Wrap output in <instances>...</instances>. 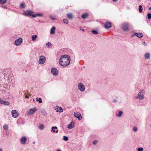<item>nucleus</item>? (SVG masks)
<instances>
[{
    "instance_id": "obj_1",
    "label": "nucleus",
    "mask_w": 151,
    "mask_h": 151,
    "mask_svg": "<svg viewBox=\"0 0 151 151\" xmlns=\"http://www.w3.org/2000/svg\"><path fill=\"white\" fill-rule=\"evenodd\" d=\"M70 60V57L67 55H61L59 61L60 65L63 66H66L68 65Z\"/></svg>"
},
{
    "instance_id": "obj_2",
    "label": "nucleus",
    "mask_w": 151,
    "mask_h": 151,
    "mask_svg": "<svg viewBox=\"0 0 151 151\" xmlns=\"http://www.w3.org/2000/svg\"><path fill=\"white\" fill-rule=\"evenodd\" d=\"M46 60L45 57L43 55H41L39 57V60L38 61V63L39 64H44Z\"/></svg>"
},
{
    "instance_id": "obj_3",
    "label": "nucleus",
    "mask_w": 151,
    "mask_h": 151,
    "mask_svg": "<svg viewBox=\"0 0 151 151\" xmlns=\"http://www.w3.org/2000/svg\"><path fill=\"white\" fill-rule=\"evenodd\" d=\"M78 88L81 91H83L85 90V87L84 85L81 83H78Z\"/></svg>"
},
{
    "instance_id": "obj_4",
    "label": "nucleus",
    "mask_w": 151,
    "mask_h": 151,
    "mask_svg": "<svg viewBox=\"0 0 151 151\" xmlns=\"http://www.w3.org/2000/svg\"><path fill=\"white\" fill-rule=\"evenodd\" d=\"M22 42V38L19 37L18 39L14 41L15 44L17 46L20 45Z\"/></svg>"
},
{
    "instance_id": "obj_5",
    "label": "nucleus",
    "mask_w": 151,
    "mask_h": 151,
    "mask_svg": "<svg viewBox=\"0 0 151 151\" xmlns=\"http://www.w3.org/2000/svg\"><path fill=\"white\" fill-rule=\"evenodd\" d=\"M12 117L14 118L17 117L19 115L18 112L16 110H12Z\"/></svg>"
},
{
    "instance_id": "obj_6",
    "label": "nucleus",
    "mask_w": 151,
    "mask_h": 151,
    "mask_svg": "<svg viewBox=\"0 0 151 151\" xmlns=\"http://www.w3.org/2000/svg\"><path fill=\"white\" fill-rule=\"evenodd\" d=\"M129 24L127 23H124L122 25V29L126 31L128 30Z\"/></svg>"
},
{
    "instance_id": "obj_7",
    "label": "nucleus",
    "mask_w": 151,
    "mask_h": 151,
    "mask_svg": "<svg viewBox=\"0 0 151 151\" xmlns=\"http://www.w3.org/2000/svg\"><path fill=\"white\" fill-rule=\"evenodd\" d=\"M74 115L75 117L78 118L79 120H81L82 119L81 114L78 112H75Z\"/></svg>"
},
{
    "instance_id": "obj_8",
    "label": "nucleus",
    "mask_w": 151,
    "mask_h": 151,
    "mask_svg": "<svg viewBox=\"0 0 151 151\" xmlns=\"http://www.w3.org/2000/svg\"><path fill=\"white\" fill-rule=\"evenodd\" d=\"M36 110V109L35 107L31 109L27 113V115H29L33 114L35 111Z\"/></svg>"
},
{
    "instance_id": "obj_9",
    "label": "nucleus",
    "mask_w": 151,
    "mask_h": 151,
    "mask_svg": "<svg viewBox=\"0 0 151 151\" xmlns=\"http://www.w3.org/2000/svg\"><path fill=\"white\" fill-rule=\"evenodd\" d=\"M51 72L54 76L57 75L58 74V70L55 68H52L51 70Z\"/></svg>"
},
{
    "instance_id": "obj_10",
    "label": "nucleus",
    "mask_w": 151,
    "mask_h": 151,
    "mask_svg": "<svg viewBox=\"0 0 151 151\" xmlns=\"http://www.w3.org/2000/svg\"><path fill=\"white\" fill-rule=\"evenodd\" d=\"M27 140V138L26 137L24 136L22 137L20 139V142L21 144L23 145L25 144Z\"/></svg>"
},
{
    "instance_id": "obj_11",
    "label": "nucleus",
    "mask_w": 151,
    "mask_h": 151,
    "mask_svg": "<svg viewBox=\"0 0 151 151\" xmlns=\"http://www.w3.org/2000/svg\"><path fill=\"white\" fill-rule=\"evenodd\" d=\"M105 28L106 29L110 28L111 27V23L110 22H106L104 24Z\"/></svg>"
},
{
    "instance_id": "obj_12",
    "label": "nucleus",
    "mask_w": 151,
    "mask_h": 151,
    "mask_svg": "<svg viewBox=\"0 0 151 151\" xmlns=\"http://www.w3.org/2000/svg\"><path fill=\"white\" fill-rule=\"evenodd\" d=\"M51 131V132H53L54 133H57L58 131V130L57 127H52Z\"/></svg>"
},
{
    "instance_id": "obj_13",
    "label": "nucleus",
    "mask_w": 151,
    "mask_h": 151,
    "mask_svg": "<svg viewBox=\"0 0 151 151\" xmlns=\"http://www.w3.org/2000/svg\"><path fill=\"white\" fill-rule=\"evenodd\" d=\"M55 109L56 110V111L58 112H62L63 111V110L62 108V107L60 106L59 107L57 106L55 107Z\"/></svg>"
},
{
    "instance_id": "obj_14",
    "label": "nucleus",
    "mask_w": 151,
    "mask_h": 151,
    "mask_svg": "<svg viewBox=\"0 0 151 151\" xmlns=\"http://www.w3.org/2000/svg\"><path fill=\"white\" fill-rule=\"evenodd\" d=\"M134 35L136 36L137 37L139 38H142V33H135L134 34L132 35H131V37H133Z\"/></svg>"
},
{
    "instance_id": "obj_15",
    "label": "nucleus",
    "mask_w": 151,
    "mask_h": 151,
    "mask_svg": "<svg viewBox=\"0 0 151 151\" xmlns=\"http://www.w3.org/2000/svg\"><path fill=\"white\" fill-rule=\"evenodd\" d=\"M74 123L73 122H72L68 125V128L70 129H72L74 127Z\"/></svg>"
},
{
    "instance_id": "obj_16",
    "label": "nucleus",
    "mask_w": 151,
    "mask_h": 151,
    "mask_svg": "<svg viewBox=\"0 0 151 151\" xmlns=\"http://www.w3.org/2000/svg\"><path fill=\"white\" fill-rule=\"evenodd\" d=\"M31 13H33V12L31 11L27 10L26 12H24V14L25 15L28 16H31L32 15Z\"/></svg>"
},
{
    "instance_id": "obj_17",
    "label": "nucleus",
    "mask_w": 151,
    "mask_h": 151,
    "mask_svg": "<svg viewBox=\"0 0 151 151\" xmlns=\"http://www.w3.org/2000/svg\"><path fill=\"white\" fill-rule=\"evenodd\" d=\"M136 98V99H139V100L142 99V92H139Z\"/></svg>"
},
{
    "instance_id": "obj_18",
    "label": "nucleus",
    "mask_w": 151,
    "mask_h": 151,
    "mask_svg": "<svg viewBox=\"0 0 151 151\" xmlns=\"http://www.w3.org/2000/svg\"><path fill=\"white\" fill-rule=\"evenodd\" d=\"M67 17L69 19H71L73 18V14L71 13H69L67 14Z\"/></svg>"
},
{
    "instance_id": "obj_19",
    "label": "nucleus",
    "mask_w": 151,
    "mask_h": 151,
    "mask_svg": "<svg viewBox=\"0 0 151 151\" xmlns=\"http://www.w3.org/2000/svg\"><path fill=\"white\" fill-rule=\"evenodd\" d=\"M55 27H53L51 28L50 30V33L52 34H54L55 33Z\"/></svg>"
},
{
    "instance_id": "obj_20",
    "label": "nucleus",
    "mask_w": 151,
    "mask_h": 151,
    "mask_svg": "<svg viewBox=\"0 0 151 151\" xmlns=\"http://www.w3.org/2000/svg\"><path fill=\"white\" fill-rule=\"evenodd\" d=\"M150 55L149 53H146L144 55V57L146 59H148L150 58Z\"/></svg>"
},
{
    "instance_id": "obj_21",
    "label": "nucleus",
    "mask_w": 151,
    "mask_h": 151,
    "mask_svg": "<svg viewBox=\"0 0 151 151\" xmlns=\"http://www.w3.org/2000/svg\"><path fill=\"white\" fill-rule=\"evenodd\" d=\"M123 114V112L121 111H119L118 113L116 114V116L117 117H120Z\"/></svg>"
},
{
    "instance_id": "obj_22",
    "label": "nucleus",
    "mask_w": 151,
    "mask_h": 151,
    "mask_svg": "<svg viewBox=\"0 0 151 151\" xmlns=\"http://www.w3.org/2000/svg\"><path fill=\"white\" fill-rule=\"evenodd\" d=\"M88 16L87 14L85 13L81 15V18L83 19H85Z\"/></svg>"
},
{
    "instance_id": "obj_23",
    "label": "nucleus",
    "mask_w": 151,
    "mask_h": 151,
    "mask_svg": "<svg viewBox=\"0 0 151 151\" xmlns=\"http://www.w3.org/2000/svg\"><path fill=\"white\" fill-rule=\"evenodd\" d=\"M36 101H38L39 103H42V99L41 98H39V99L38 98H36Z\"/></svg>"
},
{
    "instance_id": "obj_24",
    "label": "nucleus",
    "mask_w": 151,
    "mask_h": 151,
    "mask_svg": "<svg viewBox=\"0 0 151 151\" xmlns=\"http://www.w3.org/2000/svg\"><path fill=\"white\" fill-rule=\"evenodd\" d=\"M37 36L36 35H33L32 37V41H35L36 38H37Z\"/></svg>"
},
{
    "instance_id": "obj_25",
    "label": "nucleus",
    "mask_w": 151,
    "mask_h": 151,
    "mask_svg": "<svg viewBox=\"0 0 151 151\" xmlns=\"http://www.w3.org/2000/svg\"><path fill=\"white\" fill-rule=\"evenodd\" d=\"M132 130L134 132H136L137 131L138 129L137 127L134 126L133 127Z\"/></svg>"
},
{
    "instance_id": "obj_26",
    "label": "nucleus",
    "mask_w": 151,
    "mask_h": 151,
    "mask_svg": "<svg viewBox=\"0 0 151 151\" xmlns=\"http://www.w3.org/2000/svg\"><path fill=\"white\" fill-rule=\"evenodd\" d=\"M2 104H3L4 105H9L10 104V103L8 101H4L3 103Z\"/></svg>"
},
{
    "instance_id": "obj_27",
    "label": "nucleus",
    "mask_w": 151,
    "mask_h": 151,
    "mask_svg": "<svg viewBox=\"0 0 151 151\" xmlns=\"http://www.w3.org/2000/svg\"><path fill=\"white\" fill-rule=\"evenodd\" d=\"M91 32L95 35H97L98 34V32L96 30H93L91 31Z\"/></svg>"
},
{
    "instance_id": "obj_28",
    "label": "nucleus",
    "mask_w": 151,
    "mask_h": 151,
    "mask_svg": "<svg viewBox=\"0 0 151 151\" xmlns=\"http://www.w3.org/2000/svg\"><path fill=\"white\" fill-rule=\"evenodd\" d=\"M4 129L5 130H7L8 129V125L6 124H5L3 126Z\"/></svg>"
},
{
    "instance_id": "obj_29",
    "label": "nucleus",
    "mask_w": 151,
    "mask_h": 151,
    "mask_svg": "<svg viewBox=\"0 0 151 151\" xmlns=\"http://www.w3.org/2000/svg\"><path fill=\"white\" fill-rule=\"evenodd\" d=\"M63 139L65 141H67L68 140V138L67 137L64 136Z\"/></svg>"
},
{
    "instance_id": "obj_30",
    "label": "nucleus",
    "mask_w": 151,
    "mask_h": 151,
    "mask_svg": "<svg viewBox=\"0 0 151 151\" xmlns=\"http://www.w3.org/2000/svg\"><path fill=\"white\" fill-rule=\"evenodd\" d=\"M6 0H0V3L2 4H4L6 3Z\"/></svg>"
},
{
    "instance_id": "obj_31",
    "label": "nucleus",
    "mask_w": 151,
    "mask_h": 151,
    "mask_svg": "<svg viewBox=\"0 0 151 151\" xmlns=\"http://www.w3.org/2000/svg\"><path fill=\"white\" fill-rule=\"evenodd\" d=\"M20 7L22 8H24L25 7V5L24 3H22L20 4Z\"/></svg>"
},
{
    "instance_id": "obj_32",
    "label": "nucleus",
    "mask_w": 151,
    "mask_h": 151,
    "mask_svg": "<svg viewBox=\"0 0 151 151\" xmlns=\"http://www.w3.org/2000/svg\"><path fill=\"white\" fill-rule=\"evenodd\" d=\"M44 128V125L42 124H41L39 126V129L41 130L43 129Z\"/></svg>"
},
{
    "instance_id": "obj_33",
    "label": "nucleus",
    "mask_w": 151,
    "mask_h": 151,
    "mask_svg": "<svg viewBox=\"0 0 151 151\" xmlns=\"http://www.w3.org/2000/svg\"><path fill=\"white\" fill-rule=\"evenodd\" d=\"M63 22L64 23L66 24H68V20L67 19H64L63 20Z\"/></svg>"
},
{
    "instance_id": "obj_34",
    "label": "nucleus",
    "mask_w": 151,
    "mask_h": 151,
    "mask_svg": "<svg viewBox=\"0 0 151 151\" xmlns=\"http://www.w3.org/2000/svg\"><path fill=\"white\" fill-rule=\"evenodd\" d=\"M147 16L148 19H150L151 18V14L149 13L147 14Z\"/></svg>"
},
{
    "instance_id": "obj_35",
    "label": "nucleus",
    "mask_w": 151,
    "mask_h": 151,
    "mask_svg": "<svg viewBox=\"0 0 151 151\" xmlns=\"http://www.w3.org/2000/svg\"><path fill=\"white\" fill-rule=\"evenodd\" d=\"M139 10L140 13H142V5L139 6Z\"/></svg>"
},
{
    "instance_id": "obj_36",
    "label": "nucleus",
    "mask_w": 151,
    "mask_h": 151,
    "mask_svg": "<svg viewBox=\"0 0 151 151\" xmlns=\"http://www.w3.org/2000/svg\"><path fill=\"white\" fill-rule=\"evenodd\" d=\"M51 43L50 42H48L47 43H46V47H49V45H51Z\"/></svg>"
},
{
    "instance_id": "obj_37",
    "label": "nucleus",
    "mask_w": 151,
    "mask_h": 151,
    "mask_svg": "<svg viewBox=\"0 0 151 151\" xmlns=\"http://www.w3.org/2000/svg\"><path fill=\"white\" fill-rule=\"evenodd\" d=\"M50 17L51 19L52 20H55V18L53 17L51 15L50 16Z\"/></svg>"
},
{
    "instance_id": "obj_38",
    "label": "nucleus",
    "mask_w": 151,
    "mask_h": 151,
    "mask_svg": "<svg viewBox=\"0 0 151 151\" xmlns=\"http://www.w3.org/2000/svg\"><path fill=\"white\" fill-rule=\"evenodd\" d=\"M97 142H98L97 141L95 140L93 142V144L94 145H96L97 144Z\"/></svg>"
},
{
    "instance_id": "obj_39",
    "label": "nucleus",
    "mask_w": 151,
    "mask_h": 151,
    "mask_svg": "<svg viewBox=\"0 0 151 151\" xmlns=\"http://www.w3.org/2000/svg\"><path fill=\"white\" fill-rule=\"evenodd\" d=\"M4 101L0 98V104H2L3 103Z\"/></svg>"
},
{
    "instance_id": "obj_40",
    "label": "nucleus",
    "mask_w": 151,
    "mask_h": 151,
    "mask_svg": "<svg viewBox=\"0 0 151 151\" xmlns=\"http://www.w3.org/2000/svg\"><path fill=\"white\" fill-rule=\"evenodd\" d=\"M31 16L35 18V17L37 16V15L36 14H32V15Z\"/></svg>"
},
{
    "instance_id": "obj_41",
    "label": "nucleus",
    "mask_w": 151,
    "mask_h": 151,
    "mask_svg": "<svg viewBox=\"0 0 151 151\" xmlns=\"http://www.w3.org/2000/svg\"><path fill=\"white\" fill-rule=\"evenodd\" d=\"M138 151H142V147L138 148L137 149Z\"/></svg>"
},
{
    "instance_id": "obj_42",
    "label": "nucleus",
    "mask_w": 151,
    "mask_h": 151,
    "mask_svg": "<svg viewBox=\"0 0 151 151\" xmlns=\"http://www.w3.org/2000/svg\"><path fill=\"white\" fill-rule=\"evenodd\" d=\"M142 44L145 46H147V43L145 42H142Z\"/></svg>"
},
{
    "instance_id": "obj_43",
    "label": "nucleus",
    "mask_w": 151,
    "mask_h": 151,
    "mask_svg": "<svg viewBox=\"0 0 151 151\" xmlns=\"http://www.w3.org/2000/svg\"><path fill=\"white\" fill-rule=\"evenodd\" d=\"M36 14L37 15V16L39 17L41 16L42 15V14Z\"/></svg>"
},
{
    "instance_id": "obj_44",
    "label": "nucleus",
    "mask_w": 151,
    "mask_h": 151,
    "mask_svg": "<svg viewBox=\"0 0 151 151\" xmlns=\"http://www.w3.org/2000/svg\"><path fill=\"white\" fill-rule=\"evenodd\" d=\"M113 102L116 103L117 102V101L116 99H114L112 101Z\"/></svg>"
},
{
    "instance_id": "obj_45",
    "label": "nucleus",
    "mask_w": 151,
    "mask_h": 151,
    "mask_svg": "<svg viewBox=\"0 0 151 151\" xmlns=\"http://www.w3.org/2000/svg\"><path fill=\"white\" fill-rule=\"evenodd\" d=\"M25 98H26L27 99H28L29 98V96L27 95H26L25 96Z\"/></svg>"
},
{
    "instance_id": "obj_46",
    "label": "nucleus",
    "mask_w": 151,
    "mask_h": 151,
    "mask_svg": "<svg viewBox=\"0 0 151 151\" xmlns=\"http://www.w3.org/2000/svg\"><path fill=\"white\" fill-rule=\"evenodd\" d=\"M113 1L114 2H116L117 1V0H113Z\"/></svg>"
},
{
    "instance_id": "obj_47",
    "label": "nucleus",
    "mask_w": 151,
    "mask_h": 151,
    "mask_svg": "<svg viewBox=\"0 0 151 151\" xmlns=\"http://www.w3.org/2000/svg\"><path fill=\"white\" fill-rule=\"evenodd\" d=\"M81 29L82 31H84V29Z\"/></svg>"
},
{
    "instance_id": "obj_48",
    "label": "nucleus",
    "mask_w": 151,
    "mask_h": 151,
    "mask_svg": "<svg viewBox=\"0 0 151 151\" xmlns=\"http://www.w3.org/2000/svg\"><path fill=\"white\" fill-rule=\"evenodd\" d=\"M0 151H3L2 149L1 148H0Z\"/></svg>"
},
{
    "instance_id": "obj_49",
    "label": "nucleus",
    "mask_w": 151,
    "mask_h": 151,
    "mask_svg": "<svg viewBox=\"0 0 151 151\" xmlns=\"http://www.w3.org/2000/svg\"><path fill=\"white\" fill-rule=\"evenodd\" d=\"M149 10H151V7H150L149 8Z\"/></svg>"
},
{
    "instance_id": "obj_50",
    "label": "nucleus",
    "mask_w": 151,
    "mask_h": 151,
    "mask_svg": "<svg viewBox=\"0 0 151 151\" xmlns=\"http://www.w3.org/2000/svg\"><path fill=\"white\" fill-rule=\"evenodd\" d=\"M142 99L144 98V96H143V95H142Z\"/></svg>"
},
{
    "instance_id": "obj_51",
    "label": "nucleus",
    "mask_w": 151,
    "mask_h": 151,
    "mask_svg": "<svg viewBox=\"0 0 151 151\" xmlns=\"http://www.w3.org/2000/svg\"><path fill=\"white\" fill-rule=\"evenodd\" d=\"M137 104H138L139 105H141V104H139L138 103V102H137Z\"/></svg>"
},
{
    "instance_id": "obj_52",
    "label": "nucleus",
    "mask_w": 151,
    "mask_h": 151,
    "mask_svg": "<svg viewBox=\"0 0 151 151\" xmlns=\"http://www.w3.org/2000/svg\"><path fill=\"white\" fill-rule=\"evenodd\" d=\"M57 151H61V150H57Z\"/></svg>"
},
{
    "instance_id": "obj_53",
    "label": "nucleus",
    "mask_w": 151,
    "mask_h": 151,
    "mask_svg": "<svg viewBox=\"0 0 151 151\" xmlns=\"http://www.w3.org/2000/svg\"><path fill=\"white\" fill-rule=\"evenodd\" d=\"M35 142H33V144H35Z\"/></svg>"
},
{
    "instance_id": "obj_54",
    "label": "nucleus",
    "mask_w": 151,
    "mask_h": 151,
    "mask_svg": "<svg viewBox=\"0 0 151 151\" xmlns=\"http://www.w3.org/2000/svg\"><path fill=\"white\" fill-rule=\"evenodd\" d=\"M4 76H5V75H6L5 73H4Z\"/></svg>"
},
{
    "instance_id": "obj_55",
    "label": "nucleus",
    "mask_w": 151,
    "mask_h": 151,
    "mask_svg": "<svg viewBox=\"0 0 151 151\" xmlns=\"http://www.w3.org/2000/svg\"><path fill=\"white\" fill-rule=\"evenodd\" d=\"M143 150V148H142V151Z\"/></svg>"
},
{
    "instance_id": "obj_56",
    "label": "nucleus",
    "mask_w": 151,
    "mask_h": 151,
    "mask_svg": "<svg viewBox=\"0 0 151 151\" xmlns=\"http://www.w3.org/2000/svg\"><path fill=\"white\" fill-rule=\"evenodd\" d=\"M143 34H142V37H143Z\"/></svg>"
},
{
    "instance_id": "obj_57",
    "label": "nucleus",
    "mask_w": 151,
    "mask_h": 151,
    "mask_svg": "<svg viewBox=\"0 0 151 151\" xmlns=\"http://www.w3.org/2000/svg\"><path fill=\"white\" fill-rule=\"evenodd\" d=\"M33 101H35V99H33Z\"/></svg>"
},
{
    "instance_id": "obj_58",
    "label": "nucleus",
    "mask_w": 151,
    "mask_h": 151,
    "mask_svg": "<svg viewBox=\"0 0 151 151\" xmlns=\"http://www.w3.org/2000/svg\"><path fill=\"white\" fill-rule=\"evenodd\" d=\"M150 127H151V125H150Z\"/></svg>"
}]
</instances>
